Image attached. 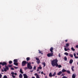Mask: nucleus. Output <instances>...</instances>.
Listing matches in <instances>:
<instances>
[{
    "label": "nucleus",
    "mask_w": 78,
    "mask_h": 78,
    "mask_svg": "<svg viewBox=\"0 0 78 78\" xmlns=\"http://www.w3.org/2000/svg\"><path fill=\"white\" fill-rule=\"evenodd\" d=\"M27 64V67L28 69H33V67L31 66V62H29L25 61H23L22 62V66H25L26 64Z\"/></svg>",
    "instance_id": "obj_1"
},
{
    "label": "nucleus",
    "mask_w": 78,
    "mask_h": 78,
    "mask_svg": "<svg viewBox=\"0 0 78 78\" xmlns=\"http://www.w3.org/2000/svg\"><path fill=\"white\" fill-rule=\"evenodd\" d=\"M58 59H57V58L54 59L51 61V64L52 66L53 65L58 63Z\"/></svg>",
    "instance_id": "obj_2"
},
{
    "label": "nucleus",
    "mask_w": 78,
    "mask_h": 78,
    "mask_svg": "<svg viewBox=\"0 0 78 78\" xmlns=\"http://www.w3.org/2000/svg\"><path fill=\"white\" fill-rule=\"evenodd\" d=\"M2 66H7V63L5 62H0Z\"/></svg>",
    "instance_id": "obj_3"
},
{
    "label": "nucleus",
    "mask_w": 78,
    "mask_h": 78,
    "mask_svg": "<svg viewBox=\"0 0 78 78\" xmlns=\"http://www.w3.org/2000/svg\"><path fill=\"white\" fill-rule=\"evenodd\" d=\"M47 56L48 57H51L52 56H53V53H49L47 54Z\"/></svg>",
    "instance_id": "obj_4"
},
{
    "label": "nucleus",
    "mask_w": 78,
    "mask_h": 78,
    "mask_svg": "<svg viewBox=\"0 0 78 78\" xmlns=\"http://www.w3.org/2000/svg\"><path fill=\"white\" fill-rule=\"evenodd\" d=\"M53 67H55V66L56 67H58V63H55V64H54V65H52Z\"/></svg>",
    "instance_id": "obj_5"
},
{
    "label": "nucleus",
    "mask_w": 78,
    "mask_h": 78,
    "mask_svg": "<svg viewBox=\"0 0 78 78\" xmlns=\"http://www.w3.org/2000/svg\"><path fill=\"white\" fill-rule=\"evenodd\" d=\"M23 76H24V78H28V76H27V75L26 74H23Z\"/></svg>",
    "instance_id": "obj_6"
},
{
    "label": "nucleus",
    "mask_w": 78,
    "mask_h": 78,
    "mask_svg": "<svg viewBox=\"0 0 78 78\" xmlns=\"http://www.w3.org/2000/svg\"><path fill=\"white\" fill-rule=\"evenodd\" d=\"M73 61V59H70L69 60V64H72Z\"/></svg>",
    "instance_id": "obj_7"
},
{
    "label": "nucleus",
    "mask_w": 78,
    "mask_h": 78,
    "mask_svg": "<svg viewBox=\"0 0 78 78\" xmlns=\"http://www.w3.org/2000/svg\"><path fill=\"white\" fill-rule=\"evenodd\" d=\"M53 47H51L50 49V51H51V53H53Z\"/></svg>",
    "instance_id": "obj_8"
},
{
    "label": "nucleus",
    "mask_w": 78,
    "mask_h": 78,
    "mask_svg": "<svg viewBox=\"0 0 78 78\" xmlns=\"http://www.w3.org/2000/svg\"><path fill=\"white\" fill-rule=\"evenodd\" d=\"M75 75V74H73L72 76V78H75V77H76V75Z\"/></svg>",
    "instance_id": "obj_9"
},
{
    "label": "nucleus",
    "mask_w": 78,
    "mask_h": 78,
    "mask_svg": "<svg viewBox=\"0 0 78 78\" xmlns=\"http://www.w3.org/2000/svg\"><path fill=\"white\" fill-rule=\"evenodd\" d=\"M69 43H67L66 44V46H65V47L66 48H67L68 47H69Z\"/></svg>",
    "instance_id": "obj_10"
},
{
    "label": "nucleus",
    "mask_w": 78,
    "mask_h": 78,
    "mask_svg": "<svg viewBox=\"0 0 78 78\" xmlns=\"http://www.w3.org/2000/svg\"><path fill=\"white\" fill-rule=\"evenodd\" d=\"M19 77L20 78H22V77H23L22 74H20L19 75Z\"/></svg>",
    "instance_id": "obj_11"
},
{
    "label": "nucleus",
    "mask_w": 78,
    "mask_h": 78,
    "mask_svg": "<svg viewBox=\"0 0 78 78\" xmlns=\"http://www.w3.org/2000/svg\"><path fill=\"white\" fill-rule=\"evenodd\" d=\"M62 74V72L60 71L57 74L58 75H60Z\"/></svg>",
    "instance_id": "obj_12"
},
{
    "label": "nucleus",
    "mask_w": 78,
    "mask_h": 78,
    "mask_svg": "<svg viewBox=\"0 0 78 78\" xmlns=\"http://www.w3.org/2000/svg\"><path fill=\"white\" fill-rule=\"evenodd\" d=\"M11 74L12 75H17V73H14V72H12L11 73Z\"/></svg>",
    "instance_id": "obj_13"
},
{
    "label": "nucleus",
    "mask_w": 78,
    "mask_h": 78,
    "mask_svg": "<svg viewBox=\"0 0 78 78\" xmlns=\"http://www.w3.org/2000/svg\"><path fill=\"white\" fill-rule=\"evenodd\" d=\"M20 73H22V74H23V72L22 71V69H20Z\"/></svg>",
    "instance_id": "obj_14"
},
{
    "label": "nucleus",
    "mask_w": 78,
    "mask_h": 78,
    "mask_svg": "<svg viewBox=\"0 0 78 78\" xmlns=\"http://www.w3.org/2000/svg\"><path fill=\"white\" fill-rule=\"evenodd\" d=\"M75 68V67H74V66H72L71 67V69L72 70V71H73V72H74V69H73V68Z\"/></svg>",
    "instance_id": "obj_15"
},
{
    "label": "nucleus",
    "mask_w": 78,
    "mask_h": 78,
    "mask_svg": "<svg viewBox=\"0 0 78 78\" xmlns=\"http://www.w3.org/2000/svg\"><path fill=\"white\" fill-rule=\"evenodd\" d=\"M67 70H66L65 69H62V72L63 73H64V72H66V71Z\"/></svg>",
    "instance_id": "obj_16"
},
{
    "label": "nucleus",
    "mask_w": 78,
    "mask_h": 78,
    "mask_svg": "<svg viewBox=\"0 0 78 78\" xmlns=\"http://www.w3.org/2000/svg\"><path fill=\"white\" fill-rule=\"evenodd\" d=\"M14 65H15V66H18V63H16V62H14Z\"/></svg>",
    "instance_id": "obj_17"
},
{
    "label": "nucleus",
    "mask_w": 78,
    "mask_h": 78,
    "mask_svg": "<svg viewBox=\"0 0 78 78\" xmlns=\"http://www.w3.org/2000/svg\"><path fill=\"white\" fill-rule=\"evenodd\" d=\"M13 61L15 62H18V60H17V59H15Z\"/></svg>",
    "instance_id": "obj_18"
},
{
    "label": "nucleus",
    "mask_w": 78,
    "mask_h": 78,
    "mask_svg": "<svg viewBox=\"0 0 78 78\" xmlns=\"http://www.w3.org/2000/svg\"><path fill=\"white\" fill-rule=\"evenodd\" d=\"M5 69L7 70H9V68L8 66H5Z\"/></svg>",
    "instance_id": "obj_19"
},
{
    "label": "nucleus",
    "mask_w": 78,
    "mask_h": 78,
    "mask_svg": "<svg viewBox=\"0 0 78 78\" xmlns=\"http://www.w3.org/2000/svg\"><path fill=\"white\" fill-rule=\"evenodd\" d=\"M49 75L50 77H52V76H52V73H50Z\"/></svg>",
    "instance_id": "obj_20"
},
{
    "label": "nucleus",
    "mask_w": 78,
    "mask_h": 78,
    "mask_svg": "<svg viewBox=\"0 0 78 78\" xmlns=\"http://www.w3.org/2000/svg\"><path fill=\"white\" fill-rule=\"evenodd\" d=\"M30 59V57H27L26 58L27 61H28Z\"/></svg>",
    "instance_id": "obj_21"
},
{
    "label": "nucleus",
    "mask_w": 78,
    "mask_h": 78,
    "mask_svg": "<svg viewBox=\"0 0 78 78\" xmlns=\"http://www.w3.org/2000/svg\"><path fill=\"white\" fill-rule=\"evenodd\" d=\"M64 55H66V56H68L69 55V53L67 52H65L64 53Z\"/></svg>",
    "instance_id": "obj_22"
},
{
    "label": "nucleus",
    "mask_w": 78,
    "mask_h": 78,
    "mask_svg": "<svg viewBox=\"0 0 78 78\" xmlns=\"http://www.w3.org/2000/svg\"><path fill=\"white\" fill-rule=\"evenodd\" d=\"M42 64L44 65V67H45L46 66L45 63V62H42Z\"/></svg>",
    "instance_id": "obj_23"
},
{
    "label": "nucleus",
    "mask_w": 78,
    "mask_h": 78,
    "mask_svg": "<svg viewBox=\"0 0 78 78\" xmlns=\"http://www.w3.org/2000/svg\"><path fill=\"white\" fill-rule=\"evenodd\" d=\"M55 75H56V72H54V73L52 74V76H55Z\"/></svg>",
    "instance_id": "obj_24"
},
{
    "label": "nucleus",
    "mask_w": 78,
    "mask_h": 78,
    "mask_svg": "<svg viewBox=\"0 0 78 78\" xmlns=\"http://www.w3.org/2000/svg\"><path fill=\"white\" fill-rule=\"evenodd\" d=\"M71 50H72V51H75V49H74L73 47L71 48Z\"/></svg>",
    "instance_id": "obj_25"
},
{
    "label": "nucleus",
    "mask_w": 78,
    "mask_h": 78,
    "mask_svg": "<svg viewBox=\"0 0 78 78\" xmlns=\"http://www.w3.org/2000/svg\"><path fill=\"white\" fill-rule=\"evenodd\" d=\"M8 67H12V65H8Z\"/></svg>",
    "instance_id": "obj_26"
},
{
    "label": "nucleus",
    "mask_w": 78,
    "mask_h": 78,
    "mask_svg": "<svg viewBox=\"0 0 78 78\" xmlns=\"http://www.w3.org/2000/svg\"><path fill=\"white\" fill-rule=\"evenodd\" d=\"M68 73H69V74H70V71L68 70L66 71Z\"/></svg>",
    "instance_id": "obj_27"
},
{
    "label": "nucleus",
    "mask_w": 78,
    "mask_h": 78,
    "mask_svg": "<svg viewBox=\"0 0 78 78\" xmlns=\"http://www.w3.org/2000/svg\"><path fill=\"white\" fill-rule=\"evenodd\" d=\"M64 60L65 61H67V57L66 56H65L64 57Z\"/></svg>",
    "instance_id": "obj_28"
},
{
    "label": "nucleus",
    "mask_w": 78,
    "mask_h": 78,
    "mask_svg": "<svg viewBox=\"0 0 78 78\" xmlns=\"http://www.w3.org/2000/svg\"><path fill=\"white\" fill-rule=\"evenodd\" d=\"M9 64H12V62L11 61H10L9 62Z\"/></svg>",
    "instance_id": "obj_29"
},
{
    "label": "nucleus",
    "mask_w": 78,
    "mask_h": 78,
    "mask_svg": "<svg viewBox=\"0 0 78 78\" xmlns=\"http://www.w3.org/2000/svg\"><path fill=\"white\" fill-rule=\"evenodd\" d=\"M69 56H70V57H71V58H73V55L72 54H70L69 55Z\"/></svg>",
    "instance_id": "obj_30"
},
{
    "label": "nucleus",
    "mask_w": 78,
    "mask_h": 78,
    "mask_svg": "<svg viewBox=\"0 0 78 78\" xmlns=\"http://www.w3.org/2000/svg\"><path fill=\"white\" fill-rule=\"evenodd\" d=\"M37 63L38 64H39V63H40L41 62H40V60H39V61H37Z\"/></svg>",
    "instance_id": "obj_31"
},
{
    "label": "nucleus",
    "mask_w": 78,
    "mask_h": 78,
    "mask_svg": "<svg viewBox=\"0 0 78 78\" xmlns=\"http://www.w3.org/2000/svg\"><path fill=\"white\" fill-rule=\"evenodd\" d=\"M58 67V68H61V67H62V66L60 65H59Z\"/></svg>",
    "instance_id": "obj_32"
},
{
    "label": "nucleus",
    "mask_w": 78,
    "mask_h": 78,
    "mask_svg": "<svg viewBox=\"0 0 78 78\" xmlns=\"http://www.w3.org/2000/svg\"><path fill=\"white\" fill-rule=\"evenodd\" d=\"M35 59H36V60H37V61H39V58H38L36 57Z\"/></svg>",
    "instance_id": "obj_33"
},
{
    "label": "nucleus",
    "mask_w": 78,
    "mask_h": 78,
    "mask_svg": "<svg viewBox=\"0 0 78 78\" xmlns=\"http://www.w3.org/2000/svg\"><path fill=\"white\" fill-rule=\"evenodd\" d=\"M39 51V53H41V54H43V53H42V52L40 51V50H38Z\"/></svg>",
    "instance_id": "obj_34"
},
{
    "label": "nucleus",
    "mask_w": 78,
    "mask_h": 78,
    "mask_svg": "<svg viewBox=\"0 0 78 78\" xmlns=\"http://www.w3.org/2000/svg\"><path fill=\"white\" fill-rule=\"evenodd\" d=\"M38 69H40V70H41V69H42V67H38Z\"/></svg>",
    "instance_id": "obj_35"
},
{
    "label": "nucleus",
    "mask_w": 78,
    "mask_h": 78,
    "mask_svg": "<svg viewBox=\"0 0 78 78\" xmlns=\"http://www.w3.org/2000/svg\"><path fill=\"white\" fill-rule=\"evenodd\" d=\"M3 78H8V77L6 76H4Z\"/></svg>",
    "instance_id": "obj_36"
},
{
    "label": "nucleus",
    "mask_w": 78,
    "mask_h": 78,
    "mask_svg": "<svg viewBox=\"0 0 78 78\" xmlns=\"http://www.w3.org/2000/svg\"><path fill=\"white\" fill-rule=\"evenodd\" d=\"M36 78H40V77H39V75H37L36 76Z\"/></svg>",
    "instance_id": "obj_37"
},
{
    "label": "nucleus",
    "mask_w": 78,
    "mask_h": 78,
    "mask_svg": "<svg viewBox=\"0 0 78 78\" xmlns=\"http://www.w3.org/2000/svg\"><path fill=\"white\" fill-rule=\"evenodd\" d=\"M64 50H65V51H67V48H65Z\"/></svg>",
    "instance_id": "obj_38"
},
{
    "label": "nucleus",
    "mask_w": 78,
    "mask_h": 78,
    "mask_svg": "<svg viewBox=\"0 0 78 78\" xmlns=\"http://www.w3.org/2000/svg\"><path fill=\"white\" fill-rule=\"evenodd\" d=\"M4 70L5 72H7V69L6 68L5 69V68H4Z\"/></svg>",
    "instance_id": "obj_39"
},
{
    "label": "nucleus",
    "mask_w": 78,
    "mask_h": 78,
    "mask_svg": "<svg viewBox=\"0 0 78 78\" xmlns=\"http://www.w3.org/2000/svg\"><path fill=\"white\" fill-rule=\"evenodd\" d=\"M36 66H35L33 68V69H34V70H36Z\"/></svg>",
    "instance_id": "obj_40"
},
{
    "label": "nucleus",
    "mask_w": 78,
    "mask_h": 78,
    "mask_svg": "<svg viewBox=\"0 0 78 78\" xmlns=\"http://www.w3.org/2000/svg\"><path fill=\"white\" fill-rule=\"evenodd\" d=\"M12 77H13V78H16V77L15 76H14V75H12Z\"/></svg>",
    "instance_id": "obj_41"
},
{
    "label": "nucleus",
    "mask_w": 78,
    "mask_h": 78,
    "mask_svg": "<svg viewBox=\"0 0 78 78\" xmlns=\"http://www.w3.org/2000/svg\"><path fill=\"white\" fill-rule=\"evenodd\" d=\"M13 67L15 69H18V67L13 66Z\"/></svg>",
    "instance_id": "obj_42"
},
{
    "label": "nucleus",
    "mask_w": 78,
    "mask_h": 78,
    "mask_svg": "<svg viewBox=\"0 0 78 78\" xmlns=\"http://www.w3.org/2000/svg\"><path fill=\"white\" fill-rule=\"evenodd\" d=\"M58 56H59V58H61V54L59 53L58 54Z\"/></svg>",
    "instance_id": "obj_43"
},
{
    "label": "nucleus",
    "mask_w": 78,
    "mask_h": 78,
    "mask_svg": "<svg viewBox=\"0 0 78 78\" xmlns=\"http://www.w3.org/2000/svg\"><path fill=\"white\" fill-rule=\"evenodd\" d=\"M62 78H67V77L66 76H63Z\"/></svg>",
    "instance_id": "obj_44"
},
{
    "label": "nucleus",
    "mask_w": 78,
    "mask_h": 78,
    "mask_svg": "<svg viewBox=\"0 0 78 78\" xmlns=\"http://www.w3.org/2000/svg\"><path fill=\"white\" fill-rule=\"evenodd\" d=\"M75 58H76V59H78V56H76Z\"/></svg>",
    "instance_id": "obj_45"
},
{
    "label": "nucleus",
    "mask_w": 78,
    "mask_h": 78,
    "mask_svg": "<svg viewBox=\"0 0 78 78\" xmlns=\"http://www.w3.org/2000/svg\"><path fill=\"white\" fill-rule=\"evenodd\" d=\"M11 70H14V68L12 67L11 68Z\"/></svg>",
    "instance_id": "obj_46"
},
{
    "label": "nucleus",
    "mask_w": 78,
    "mask_h": 78,
    "mask_svg": "<svg viewBox=\"0 0 78 78\" xmlns=\"http://www.w3.org/2000/svg\"><path fill=\"white\" fill-rule=\"evenodd\" d=\"M76 48H78V45H77L76 46Z\"/></svg>",
    "instance_id": "obj_47"
},
{
    "label": "nucleus",
    "mask_w": 78,
    "mask_h": 78,
    "mask_svg": "<svg viewBox=\"0 0 78 78\" xmlns=\"http://www.w3.org/2000/svg\"><path fill=\"white\" fill-rule=\"evenodd\" d=\"M73 55H74V56L75 57V56H76V54H75V53H74L73 54Z\"/></svg>",
    "instance_id": "obj_48"
},
{
    "label": "nucleus",
    "mask_w": 78,
    "mask_h": 78,
    "mask_svg": "<svg viewBox=\"0 0 78 78\" xmlns=\"http://www.w3.org/2000/svg\"><path fill=\"white\" fill-rule=\"evenodd\" d=\"M27 69H28V68H27V67L24 68V69L25 70H27Z\"/></svg>",
    "instance_id": "obj_49"
},
{
    "label": "nucleus",
    "mask_w": 78,
    "mask_h": 78,
    "mask_svg": "<svg viewBox=\"0 0 78 78\" xmlns=\"http://www.w3.org/2000/svg\"><path fill=\"white\" fill-rule=\"evenodd\" d=\"M2 75L1 74H0V78H2Z\"/></svg>",
    "instance_id": "obj_50"
},
{
    "label": "nucleus",
    "mask_w": 78,
    "mask_h": 78,
    "mask_svg": "<svg viewBox=\"0 0 78 78\" xmlns=\"http://www.w3.org/2000/svg\"><path fill=\"white\" fill-rule=\"evenodd\" d=\"M65 41L66 42H67V41H68V40H66Z\"/></svg>",
    "instance_id": "obj_51"
},
{
    "label": "nucleus",
    "mask_w": 78,
    "mask_h": 78,
    "mask_svg": "<svg viewBox=\"0 0 78 78\" xmlns=\"http://www.w3.org/2000/svg\"><path fill=\"white\" fill-rule=\"evenodd\" d=\"M41 73V74H44V72H43V71H42Z\"/></svg>",
    "instance_id": "obj_52"
},
{
    "label": "nucleus",
    "mask_w": 78,
    "mask_h": 78,
    "mask_svg": "<svg viewBox=\"0 0 78 78\" xmlns=\"http://www.w3.org/2000/svg\"><path fill=\"white\" fill-rule=\"evenodd\" d=\"M35 76H36V75H37H37H38L37 74V73H35Z\"/></svg>",
    "instance_id": "obj_53"
},
{
    "label": "nucleus",
    "mask_w": 78,
    "mask_h": 78,
    "mask_svg": "<svg viewBox=\"0 0 78 78\" xmlns=\"http://www.w3.org/2000/svg\"><path fill=\"white\" fill-rule=\"evenodd\" d=\"M67 50H70V49H69V48H68L67 49Z\"/></svg>",
    "instance_id": "obj_54"
},
{
    "label": "nucleus",
    "mask_w": 78,
    "mask_h": 78,
    "mask_svg": "<svg viewBox=\"0 0 78 78\" xmlns=\"http://www.w3.org/2000/svg\"><path fill=\"white\" fill-rule=\"evenodd\" d=\"M2 72H4V71H4V70H3V69H2Z\"/></svg>",
    "instance_id": "obj_55"
},
{
    "label": "nucleus",
    "mask_w": 78,
    "mask_h": 78,
    "mask_svg": "<svg viewBox=\"0 0 78 78\" xmlns=\"http://www.w3.org/2000/svg\"><path fill=\"white\" fill-rule=\"evenodd\" d=\"M39 71V69H38L37 70V71Z\"/></svg>",
    "instance_id": "obj_56"
},
{
    "label": "nucleus",
    "mask_w": 78,
    "mask_h": 78,
    "mask_svg": "<svg viewBox=\"0 0 78 78\" xmlns=\"http://www.w3.org/2000/svg\"><path fill=\"white\" fill-rule=\"evenodd\" d=\"M34 70H31V71H30V72H33V71H34Z\"/></svg>",
    "instance_id": "obj_57"
},
{
    "label": "nucleus",
    "mask_w": 78,
    "mask_h": 78,
    "mask_svg": "<svg viewBox=\"0 0 78 78\" xmlns=\"http://www.w3.org/2000/svg\"><path fill=\"white\" fill-rule=\"evenodd\" d=\"M64 74H62V76H64Z\"/></svg>",
    "instance_id": "obj_58"
},
{
    "label": "nucleus",
    "mask_w": 78,
    "mask_h": 78,
    "mask_svg": "<svg viewBox=\"0 0 78 78\" xmlns=\"http://www.w3.org/2000/svg\"><path fill=\"white\" fill-rule=\"evenodd\" d=\"M45 78H47V76H45Z\"/></svg>",
    "instance_id": "obj_59"
},
{
    "label": "nucleus",
    "mask_w": 78,
    "mask_h": 78,
    "mask_svg": "<svg viewBox=\"0 0 78 78\" xmlns=\"http://www.w3.org/2000/svg\"><path fill=\"white\" fill-rule=\"evenodd\" d=\"M43 75H45V73H43Z\"/></svg>",
    "instance_id": "obj_60"
},
{
    "label": "nucleus",
    "mask_w": 78,
    "mask_h": 78,
    "mask_svg": "<svg viewBox=\"0 0 78 78\" xmlns=\"http://www.w3.org/2000/svg\"><path fill=\"white\" fill-rule=\"evenodd\" d=\"M32 78H35V77H32Z\"/></svg>",
    "instance_id": "obj_61"
},
{
    "label": "nucleus",
    "mask_w": 78,
    "mask_h": 78,
    "mask_svg": "<svg viewBox=\"0 0 78 78\" xmlns=\"http://www.w3.org/2000/svg\"><path fill=\"white\" fill-rule=\"evenodd\" d=\"M32 64H34V62H32Z\"/></svg>",
    "instance_id": "obj_62"
},
{
    "label": "nucleus",
    "mask_w": 78,
    "mask_h": 78,
    "mask_svg": "<svg viewBox=\"0 0 78 78\" xmlns=\"http://www.w3.org/2000/svg\"><path fill=\"white\" fill-rule=\"evenodd\" d=\"M77 55H78V53H77Z\"/></svg>",
    "instance_id": "obj_63"
},
{
    "label": "nucleus",
    "mask_w": 78,
    "mask_h": 78,
    "mask_svg": "<svg viewBox=\"0 0 78 78\" xmlns=\"http://www.w3.org/2000/svg\"><path fill=\"white\" fill-rule=\"evenodd\" d=\"M40 72H41V71H40V72H39V73H40Z\"/></svg>",
    "instance_id": "obj_64"
}]
</instances>
